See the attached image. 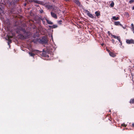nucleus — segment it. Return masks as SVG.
<instances>
[{"instance_id":"obj_32","label":"nucleus","mask_w":134,"mask_h":134,"mask_svg":"<svg viewBox=\"0 0 134 134\" xmlns=\"http://www.w3.org/2000/svg\"><path fill=\"white\" fill-rule=\"evenodd\" d=\"M132 126L133 127H134V123H133L132 124Z\"/></svg>"},{"instance_id":"obj_3","label":"nucleus","mask_w":134,"mask_h":134,"mask_svg":"<svg viewBox=\"0 0 134 134\" xmlns=\"http://www.w3.org/2000/svg\"><path fill=\"white\" fill-rule=\"evenodd\" d=\"M48 40L47 37H43L42 39L40 40V42L46 44L47 43Z\"/></svg>"},{"instance_id":"obj_11","label":"nucleus","mask_w":134,"mask_h":134,"mask_svg":"<svg viewBox=\"0 0 134 134\" xmlns=\"http://www.w3.org/2000/svg\"><path fill=\"white\" fill-rule=\"evenodd\" d=\"M29 54L30 56L32 57H34L35 55V54L34 53L31 52V50L30 52L29 53Z\"/></svg>"},{"instance_id":"obj_29","label":"nucleus","mask_w":134,"mask_h":134,"mask_svg":"<svg viewBox=\"0 0 134 134\" xmlns=\"http://www.w3.org/2000/svg\"><path fill=\"white\" fill-rule=\"evenodd\" d=\"M112 42H113V43L114 42V41H114V39H112Z\"/></svg>"},{"instance_id":"obj_35","label":"nucleus","mask_w":134,"mask_h":134,"mask_svg":"<svg viewBox=\"0 0 134 134\" xmlns=\"http://www.w3.org/2000/svg\"><path fill=\"white\" fill-rule=\"evenodd\" d=\"M132 30L133 31V33H134V30Z\"/></svg>"},{"instance_id":"obj_22","label":"nucleus","mask_w":134,"mask_h":134,"mask_svg":"<svg viewBox=\"0 0 134 134\" xmlns=\"http://www.w3.org/2000/svg\"><path fill=\"white\" fill-rule=\"evenodd\" d=\"M15 2H14L13 3V2H12L10 3V6H11L12 5H13H13H15Z\"/></svg>"},{"instance_id":"obj_9","label":"nucleus","mask_w":134,"mask_h":134,"mask_svg":"<svg viewBox=\"0 0 134 134\" xmlns=\"http://www.w3.org/2000/svg\"><path fill=\"white\" fill-rule=\"evenodd\" d=\"M114 24L115 25H120L122 27V25L120 23L119 21H115L114 22Z\"/></svg>"},{"instance_id":"obj_17","label":"nucleus","mask_w":134,"mask_h":134,"mask_svg":"<svg viewBox=\"0 0 134 134\" xmlns=\"http://www.w3.org/2000/svg\"><path fill=\"white\" fill-rule=\"evenodd\" d=\"M8 44L9 46H10L9 44L12 42L11 40H10L9 38H8Z\"/></svg>"},{"instance_id":"obj_7","label":"nucleus","mask_w":134,"mask_h":134,"mask_svg":"<svg viewBox=\"0 0 134 134\" xmlns=\"http://www.w3.org/2000/svg\"><path fill=\"white\" fill-rule=\"evenodd\" d=\"M86 12L87 13V15L90 17V18L93 19L94 18V16L91 13H90L89 11H88L87 10H86Z\"/></svg>"},{"instance_id":"obj_21","label":"nucleus","mask_w":134,"mask_h":134,"mask_svg":"<svg viewBox=\"0 0 134 134\" xmlns=\"http://www.w3.org/2000/svg\"><path fill=\"white\" fill-rule=\"evenodd\" d=\"M114 3L113 2H112L110 3V6L111 7H113L114 6Z\"/></svg>"},{"instance_id":"obj_36","label":"nucleus","mask_w":134,"mask_h":134,"mask_svg":"<svg viewBox=\"0 0 134 134\" xmlns=\"http://www.w3.org/2000/svg\"><path fill=\"white\" fill-rule=\"evenodd\" d=\"M122 27H123L124 29H125V27H123V26H122Z\"/></svg>"},{"instance_id":"obj_26","label":"nucleus","mask_w":134,"mask_h":134,"mask_svg":"<svg viewBox=\"0 0 134 134\" xmlns=\"http://www.w3.org/2000/svg\"><path fill=\"white\" fill-rule=\"evenodd\" d=\"M134 1V0H131L130 1H129V2L130 3H131L133 2Z\"/></svg>"},{"instance_id":"obj_23","label":"nucleus","mask_w":134,"mask_h":134,"mask_svg":"<svg viewBox=\"0 0 134 134\" xmlns=\"http://www.w3.org/2000/svg\"><path fill=\"white\" fill-rule=\"evenodd\" d=\"M112 36L115 38H116L117 37V36H116L114 35H112Z\"/></svg>"},{"instance_id":"obj_15","label":"nucleus","mask_w":134,"mask_h":134,"mask_svg":"<svg viewBox=\"0 0 134 134\" xmlns=\"http://www.w3.org/2000/svg\"><path fill=\"white\" fill-rule=\"evenodd\" d=\"M46 18H42L41 20L42 21L43 23L44 24H45V19Z\"/></svg>"},{"instance_id":"obj_4","label":"nucleus","mask_w":134,"mask_h":134,"mask_svg":"<svg viewBox=\"0 0 134 134\" xmlns=\"http://www.w3.org/2000/svg\"><path fill=\"white\" fill-rule=\"evenodd\" d=\"M57 10H55V11L56 12H54L55 13H57ZM54 12H51V15L52 17L57 19V16L56 14L55 13H54Z\"/></svg>"},{"instance_id":"obj_20","label":"nucleus","mask_w":134,"mask_h":134,"mask_svg":"<svg viewBox=\"0 0 134 134\" xmlns=\"http://www.w3.org/2000/svg\"><path fill=\"white\" fill-rule=\"evenodd\" d=\"M131 29L132 30H134V26L133 23H132L131 24Z\"/></svg>"},{"instance_id":"obj_10","label":"nucleus","mask_w":134,"mask_h":134,"mask_svg":"<svg viewBox=\"0 0 134 134\" xmlns=\"http://www.w3.org/2000/svg\"><path fill=\"white\" fill-rule=\"evenodd\" d=\"M109 54L110 56L112 57H114L115 56V55L112 52H109Z\"/></svg>"},{"instance_id":"obj_5","label":"nucleus","mask_w":134,"mask_h":134,"mask_svg":"<svg viewBox=\"0 0 134 134\" xmlns=\"http://www.w3.org/2000/svg\"><path fill=\"white\" fill-rule=\"evenodd\" d=\"M4 14L3 9L2 7V4L0 3V14L3 15Z\"/></svg>"},{"instance_id":"obj_30","label":"nucleus","mask_w":134,"mask_h":134,"mask_svg":"<svg viewBox=\"0 0 134 134\" xmlns=\"http://www.w3.org/2000/svg\"><path fill=\"white\" fill-rule=\"evenodd\" d=\"M118 40L119 41V42H120V41H121L120 40V38L119 39V40Z\"/></svg>"},{"instance_id":"obj_6","label":"nucleus","mask_w":134,"mask_h":134,"mask_svg":"<svg viewBox=\"0 0 134 134\" xmlns=\"http://www.w3.org/2000/svg\"><path fill=\"white\" fill-rule=\"evenodd\" d=\"M29 1L30 2H34L38 4H41L42 3L41 2L37 0H29Z\"/></svg>"},{"instance_id":"obj_31","label":"nucleus","mask_w":134,"mask_h":134,"mask_svg":"<svg viewBox=\"0 0 134 134\" xmlns=\"http://www.w3.org/2000/svg\"><path fill=\"white\" fill-rule=\"evenodd\" d=\"M132 9L133 10H134V5L133 6V7L132 8Z\"/></svg>"},{"instance_id":"obj_1","label":"nucleus","mask_w":134,"mask_h":134,"mask_svg":"<svg viewBox=\"0 0 134 134\" xmlns=\"http://www.w3.org/2000/svg\"><path fill=\"white\" fill-rule=\"evenodd\" d=\"M31 52L34 53L36 55H41L42 57H46L45 54L44 53H43L41 51L36 50L32 49L31 50Z\"/></svg>"},{"instance_id":"obj_27","label":"nucleus","mask_w":134,"mask_h":134,"mask_svg":"<svg viewBox=\"0 0 134 134\" xmlns=\"http://www.w3.org/2000/svg\"><path fill=\"white\" fill-rule=\"evenodd\" d=\"M120 38V37H119V36H117V38H116V39L118 40Z\"/></svg>"},{"instance_id":"obj_25","label":"nucleus","mask_w":134,"mask_h":134,"mask_svg":"<svg viewBox=\"0 0 134 134\" xmlns=\"http://www.w3.org/2000/svg\"><path fill=\"white\" fill-rule=\"evenodd\" d=\"M39 12L41 13H42L43 12V11L41 9L39 10Z\"/></svg>"},{"instance_id":"obj_19","label":"nucleus","mask_w":134,"mask_h":134,"mask_svg":"<svg viewBox=\"0 0 134 134\" xmlns=\"http://www.w3.org/2000/svg\"><path fill=\"white\" fill-rule=\"evenodd\" d=\"M130 103H134V99H132L130 101Z\"/></svg>"},{"instance_id":"obj_14","label":"nucleus","mask_w":134,"mask_h":134,"mask_svg":"<svg viewBox=\"0 0 134 134\" xmlns=\"http://www.w3.org/2000/svg\"><path fill=\"white\" fill-rule=\"evenodd\" d=\"M112 19L114 20H118L119 19V18L118 17H116L115 16H113L112 17Z\"/></svg>"},{"instance_id":"obj_24","label":"nucleus","mask_w":134,"mask_h":134,"mask_svg":"<svg viewBox=\"0 0 134 134\" xmlns=\"http://www.w3.org/2000/svg\"><path fill=\"white\" fill-rule=\"evenodd\" d=\"M121 125L122 126H125V127H126L127 125H125V124L123 123Z\"/></svg>"},{"instance_id":"obj_8","label":"nucleus","mask_w":134,"mask_h":134,"mask_svg":"<svg viewBox=\"0 0 134 134\" xmlns=\"http://www.w3.org/2000/svg\"><path fill=\"white\" fill-rule=\"evenodd\" d=\"M126 42L128 44L134 43V42L133 40H127L126 41Z\"/></svg>"},{"instance_id":"obj_34","label":"nucleus","mask_w":134,"mask_h":134,"mask_svg":"<svg viewBox=\"0 0 134 134\" xmlns=\"http://www.w3.org/2000/svg\"><path fill=\"white\" fill-rule=\"evenodd\" d=\"M51 36H52V40H53V39H52V35H51Z\"/></svg>"},{"instance_id":"obj_2","label":"nucleus","mask_w":134,"mask_h":134,"mask_svg":"<svg viewBox=\"0 0 134 134\" xmlns=\"http://www.w3.org/2000/svg\"><path fill=\"white\" fill-rule=\"evenodd\" d=\"M46 8L48 9H52V11L53 12H56L55 10H58V8L57 7L54 6H52L50 5H46Z\"/></svg>"},{"instance_id":"obj_13","label":"nucleus","mask_w":134,"mask_h":134,"mask_svg":"<svg viewBox=\"0 0 134 134\" xmlns=\"http://www.w3.org/2000/svg\"><path fill=\"white\" fill-rule=\"evenodd\" d=\"M75 2L78 5L80 6V3L79 1L77 0H75Z\"/></svg>"},{"instance_id":"obj_18","label":"nucleus","mask_w":134,"mask_h":134,"mask_svg":"<svg viewBox=\"0 0 134 134\" xmlns=\"http://www.w3.org/2000/svg\"><path fill=\"white\" fill-rule=\"evenodd\" d=\"M95 14L97 16H98L100 15V13L98 12H96L95 13Z\"/></svg>"},{"instance_id":"obj_37","label":"nucleus","mask_w":134,"mask_h":134,"mask_svg":"<svg viewBox=\"0 0 134 134\" xmlns=\"http://www.w3.org/2000/svg\"><path fill=\"white\" fill-rule=\"evenodd\" d=\"M26 3H25V4H24V5H25V6H26Z\"/></svg>"},{"instance_id":"obj_12","label":"nucleus","mask_w":134,"mask_h":134,"mask_svg":"<svg viewBox=\"0 0 134 134\" xmlns=\"http://www.w3.org/2000/svg\"><path fill=\"white\" fill-rule=\"evenodd\" d=\"M45 19L46 21H47V23L48 24H50V25H51L53 24V23L51 21H50V20H48L46 18H45Z\"/></svg>"},{"instance_id":"obj_16","label":"nucleus","mask_w":134,"mask_h":134,"mask_svg":"<svg viewBox=\"0 0 134 134\" xmlns=\"http://www.w3.org/2000/svg\"><path fill=\"white\" fill-rule=\"evenodd\" d=\"M49 27H52V28H55L57 27V25H53L52 26H49Z\"/></svg>"},{"instance_id":"obj_33","label":"nucleus","mask_w":134,"mask_h":134,"mask_svg":"<svg viewBox=\"0 0 134 134\" xmlns=\"http://www.w3.org/2000/svg\"><path fill=\"white\" fill-rule=\"evenodd\" d=\"M107 50L109 52H109H110L109 50H108V49H107Z\"/></svg>"},{"instance_id":"obj_28","label":"nucleus","mask_w":134,"mask_h":134,"mask_svg":"<svg viewBox=\"0 0 134 134\" xmlns=\"http://www.w3.org/2000/svg\"><path fill=\"white\" fill-rule=\"evenodd\" d=\"M119 42L120 43V45H121L122 44V42L121 41L120 42Z\"/></svg>"}]
</instances>
